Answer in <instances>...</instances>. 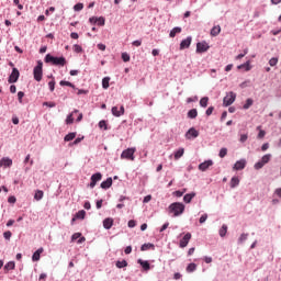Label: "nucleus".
<instances>
[{"label": "nucleus", "mask_w": 281, "mask_h": 281, "mask_svg": "<svg viewBox=\"0 0 281 281\" xmlns=\"http://www.w3.org/2000/svg\"><path fill=\"white\" fill-rule=\"evenodd\" d=\"M109 82H111V78L104 77L102 79V87H103V89H109Z\"/></svg>", "instance_id": "f704fd0d"}, {"label": "nucleus", "mask_w": 281, "mask_h": 281, "mask_svg": "<svg viewBox=\"0 0 281 281\" xmlns=\"http://www.w3.org/2000/svg\"><path fill=\"white\" fill-rule=\"evenodd\" d=\"M59 85H60V87H71V88H74V83H71V82H69V81H64V80H61V81L59 82Z\"/></svg>", "instance_id": "79ce46f5"}, {"label": "nucleus", "mask_w": 281, "mask_h": 281, "mask_svg": "<svg viewBox=\"0 0 281 281\" xmlns=\"http://www.w3.org/2000/svg\"><path fill=\"white\" fill-rule=\"evenodd\" d=\"M207 102H210V98L207 97H203L201 100H200V105L205 109L207 106Z\"/></svg>", "instance_id": "473e14b6"}, {"label": "nucleus", "mask_w": 281, "mask_h": 281, "mask_svg": "<svg viewBox=\"0 0 281 281\" xmlns=\"http://www.w3.org/2000/svg\"><path fill=\"white\" fill-rule=\"evenodd\" d=\"M148 249H155V245L154 244H144L142 247H140V251H148Z\"/></svg>", "instance_id": "393cba45"}, {"label": "nucleus", "mask_w": 281, "mask_h": 281, "mask_svg": "<svg viewBox=\"0 0 281 281\" xmlns=\"http://www.w3.org/2000/svg\"><path fill=\"white\" fill-rule=\"evenodd\" d=\"M234 102H236V93L234 92H228L223 99L224 106H232Z\"/></svg>", "instance_id": "39448f33"}, {"label": "nucleus", "mask_w": 281, "mask_h": 281, "mask_svg": "<svg viewBox=\"0 0 281 281\" xmlns=\"http://www.w3.org/2000/svg\"><path fill=\"white\" fill-rule=\"evenodd\" d=\"M181 278H182V276H181V273H179V272H176V273L173 274V279H176V280H181Z\"/></svg>", "instance_id": "338daca9"}, {"label": "nucleus", "mask_w": 281, "mask_h": 281, "mask_svg": "<svg viewBox=\"0 0 281 281\" xmlns=\"http://www.w3.org/2000/svg\"><path fill=\"white\" fill-rule=\"evenodd\" d=\"M138 265H140L145 271H150V263L148 261L138 259Z\"/></svg>", "instance_id": "6ab92c4d"}, {"label": "nucleus", "mask_w": 281, "mask_h": 281, "mask_svg": "<svg viewBox=\"0 0 281 281\" xmlns=\"http://www.w3.org/2000/svg\"><path fill=\"white\" fill-rule=\"evenodd\" d=\"M263 167H265V165H263L262 160H260L257 164H255V170H260Z\"/></svg>", "instance_id": "3c124183"}, {"label": "nucleus", "mask_w": 281, "mask_h": 281, "mask_svg": "<svg viewBox=\"0 0 281 281\" xmlns=\"http://www.w3.org/2000/svg\"><path fill=\"white\" fill-rule=\"evenodd\" d=\"M249 235L248 234H241L240 235V237H239V243H245V240H247V237H248Z\"/></svg>", "instance_id": "5fc2aeb1"}, {"label": "nucleus", "mask_w": 281, "mask_h": 281, "mask_svg": "<svg viewBox=\"0 0 281 281\" xmlns=\"http://www.w3.org/2000/svg\"><path fill=\"white\" fill-rule=\"evenodd\" d=\"M3 238H5V240H10L12 238V232L10 231L4 232Z\"/></svg>", "instance_id": "37998d69"}, {"label": "nucleus", "mask_w": 281, "mask_h": 281, "mask_svg": "<svg viewBox=\"0 0 281 281\" xmlns=\"http://www.w3.org/2000/svg\"><path fill=\"white\" fill-rule=\"evenodd\" d=\"M49 91H54L56 89V80H53L48 82Z\"/></svg>", "instance_id": "a19ab883"}, {"label": "nucleus", "mask_w": 281, "mask_h": 281, "mask_svg": "<svg viewBox=\"0 0 281 281\" xmlns=\"http://www.w3.org/2000/svg\"><path fill=\"white\" fill-rule=\"evenodd\" d=\"M103 227H104V229H111L113 227V218L112 217H106L103 221Z\"/></svg>", "instance_id": "f3484780"}, {"label": "nucleus", "mask_w": 281, "mask_h": 281, "mask_svg": "<svg viewBox=\"0 0 281 281\" xmlns=\"http://www.w3.org/2000/svg\"><path fill=\"white\" fill-rule=\"evenodd\" d=\"M45 63H52L56 67H65L67 65V59H65V57H54L47 54L45 56Z\"/></svg>", "instance_id": "f03ea898"}, {"label": "nucleus", "mask_w": 281, "mask_h": 281, "mask_svg": "<svg viewBox=\"0 0 281 281\" xmlns=\"http://www.w3.org/2000/svg\"><path fill=\"white\" fill-rule=\"evenodd\" d=\"M240 183V179L238 177H233L231 179V188H236Z\"/></svg>", "instance_id": "bb28decb"}, {"label": "nucleus", "mask_w": 281, "mask_h": 281, "mask_svg": "<svg viewBox=\"0 0 281 281\" xmlns=\"http://www.w3.org/2000/svg\"><path fill=\"white\" fill-rule=\"evenodd\" d=\"M183 153H186V149L183 148H179L176 153H175V159H181V157H183Z\"/></svg>", "instance_id": "cd10ccee"}, {"label": "nucleus", "mask_w": 281, "mask_h": 281, "mask_svg": "<svg viewBox=\"0 0 281 281\" xmlns=\"http://www.w3.org/2000/svg\"><path fill=\"white\" fill-rule=\"evenodd\" d=\"M99 127L104 128V131H106V121H100L99 122Z\"/></svg>", "instance_id": "bf43d9fd"}, {"label": "nucleus", "mask_w": 281, "mask_h": 281, "mask_svg": "<svg viewBox=\"0 0 281 281\" xmlns=\"http://www.w3.org/2000/svg\"><path fill=\"white\" fill-rule=\"evenodd\" d=\"M14 5H18L20 10H23V4L20 3V0H13Z\"/></svg>", "instance_id": "e2e57ef3"}, {"label": "nucleus", "mask_w": 281, "mask_h": 281, "mask_svg": "<svg viewBox=\"0 0 281 281\" xmlns=\"http://www.w3.org/2000/svg\"><path fill=\"white\" fill-rule=\"evenodd\" d=\"M190 45H192V37L189 36L186 40H182V42L180 43V49H188Z\"/></svg>", "instance_id": "2eb2a0df"}, {"label": "nucleus", "mask_w": 281, "mask_h": 281, "mask_svg": "<svg viewBox=\"0 0 281 281\" xmlns=\"http://www.w3.org/2000/svg\"><path fill=\"white\" fill-rule=\"evenodd\" d=\"M44 194H45V193H44L42 190H37V191L35 192V194H34L35 201H41V200L43 199Z\"/></svg>", "instance_id": "c85d7f7f"}, {"label": "nucleus", "mask_w": 281, "mask_h": 281, "mask_svg": "<svg viewBox=\"0 0 281 281\" xmlns=\"http://www.w3.org/2000/svg\"><path fill=\"white\" fill-rule=\"evenodd\" d=\"M98 181H102V173L97 172L93 173L90 178V188H93L94 186H97Z\"/></svg>", "instance_id": "6e6552de"}, {"label": "nucleus", "mask_w": 281, "mask_h": 281, "mask_svg": "<svg viewBox=\"0 0 281 281\" xmlns=\"http://www.w3.org/2000/svg\"><path fill=\"white\" fill-rule=\"evenodd\" d=\"M192 239V234L191 233H187L183 238L180 239V247L181 249L188 247V243H190V240Z\"/></svg>", "instance_id": "9d476101"}, {"label": "nucleus", "mask_w": 281, "mask_h": 281, "mask_svg": "<svg viewBox=\"0 0 281 281\" xmlns=\"http://www.w3.org/2000/svg\"><path fill=\"white\" fill-rule=\"evenodd\" d=\"M137 149L135 147L127 148L122 151L121 159H127L128 161H135V153Z\"/></svg>", "instance_id": "20e7f679"}, {"label": "nucleus", "mask_w": 281, "mask_h": 281, "mask_svg": "<svg viewBox=\"0 0 281 281\" xmlns=\"http://www.w3.org/2000/svg\"><path fill=\"white\" fill-rule=\"evenodd\" d=\"M117 269H124V267H128V262L126 260L116 261Z\"/></svg>", "instance_id": "72a5a7b5"}, {"label": "nucleus", "mask_w": 281, "mask_h": 281, "mask_svg": "<svg viewBox=\"0 0 281 281\" xmlns=\"http://www.w3.org/2000/svg\"><path fill=\"white\" fill-rule=\"evenodd\" d=\"M252 104H254V100L247 99L246 103L244 104V109H249V106H251Z\"/></svg>", "instance_id": "a18cd8bd"}, {"label": "nucleus", "mask_w": 281, "mask_h": 281, "mask_svg": "<svg viewBox=\"0 0 281 281\" xmlns=\"http://www.w3.org/2000/svg\"><path fill=\"white\" fill-rule=\"evenodd\" d=\"M111 186H113V179L112 178H108L105 181H103L101 183L102 190H109V188H111Z\"/></svg>", "instance_id": "dca6fc26"}, {"label": "nucleus", "mask_w": 281, "mask_h": 281, "mask_svg": "<svg viewBox=\"0 0 281 281\" xmlns=\"http://www.w3.org/2000/svg\"><path fill=\"white\" fill-rule=\"evenodd\" d=\"M82 236L81 233H75L71 237V240H78V238H80Z\"/></svg>", "instance_id": "13d9d810"}, {"label": "nucleus", "mask_w": 281, "mask_h": 281, "mask_svg": "<svg viewBox=\"0 0 281 281\" xmlns=\"http://www.w3.org/2000/svg\"><path fill=\"white\" fill-rule=\"evenodd\" d=\"M44 249L43 248H40L37 249L33 256H32V260L33 262H38V260H41V254H43Z\"/></svg>", "instance_id": "a211bd4d"}, {"label": "nucleus", "mask_w": 281, "mask_h": 281, "mask_svg": "<svg viewBox=\"0 0 281 281\" xmlns=\"http://www.w3.org/2000/svg\"><path fill=\"white\" fill-rule=\"evenodd\" d=\"M227 156V148H222L221 150H220V157H221V159H223L224 157H226Z\"/></svg>", "instance_id": "09e8293b"}, {"label": "nucleus", "mask_w": 281, "mask_h": 281, "mask_svg": "<svg viewBox=\"0 0 281 281\" xmlns=\"http://www.w3.org/2000/svg\"><path fill=\"white\" fill-rule=\"evenodd\" d=\"M66 124H74V113H71L67 116Z\"/></svg>", "instance_id": "49530a36"}, {"label": "nucleus", "mask_w": 281, "mask_h": 281, "mask_svg": "<svg viewBox=\"0 0 281 281\" xmlns=\"http://www.w3.org/2000/svg\"><path fill=\"white\" fill-rule=\"evenodd\" d=\"M245 166H247V160L241 159L235 162L233 170H245Z\"/></svg>", "instance_id": "f8f14e48"}, {"label": "nucleus", "mask_w": 281, "mask_h": 281, "mask_svg": "<svg viewBox=\"0 0 281 281\" xmlns=\"http://www.w3.org/2000/svg\"><path fill=\"white\" fill-rule=\"evenodd\" d=\"M97 23H98V25H104V23H105V20H104V18L103 16H101V18H97Z\"/></svg>", "instance_id": "864d4df0"}, {"label": "nucleus", "mask_w": 281, "mask_h": 281, "mask_svg": "<svg viewBox=\"0 0 281 281\" xmlns=\"http://www.w3.org/2000/svg\"><path fill=\"white\" fill-rule=\"evenodd\" d=\"M20 76H21V74L19 72V69L13 68L11 75L9 76L8 82L10 85H13L14 82H16L19 80Z\"/></svg>", "instance_id": "423d86ee"}, {"label": "nucleus", "mask_w": 281, "mask_h": 281, "mask_svg": "<svg viewBox=\"0 0 281 281\" xmlns=\"http://www.w3.org/2000/svg\"><path fill=\"white\" fill-rule=\"evenodd\" d=\"M8 202L9 203H16V198L14 195L9 196Z\"/></svg>", "instance_id": "69168bd1"}, {"label": "nucleus", "mask_w": 281, "mask_h": 281, "mask_svg": "<svg viewBox=\"0 0 281 281\" xmlns=\"http://www.w3.org/2000/svg\"><path fill=\"white\" fill-rule=\"evenodd\" d=\"M169 214H172V216H181L183 212H186V205L180 202H173L168 207Z\"/></svg>", "instance_id": "f257e3e1"}, {"label": "nucleus", "mask_w": 281, "mask_h": 281, "mask_svg": "<svg viewBox=\"0 0 281 281\" xmlns=\"http://www.w3.org/2000/svg\"><path fill=\"white\" fill-rule=\"evenodd\" d=\"M193 271H196V263H189L187 267V272L193 273Z\"/></svg>", "instance_id": "2f4dec72"}, {"label": "nucleus", "mask_w": 281, "mask_h": 281, "mask_svg": "<svg viewBox=\"0 0 281 281\" xmlns=\"http://www.w3.org/2000/svg\"><path fill=\"white\" fill-rule=\"evenodd\" d=\"M247 139H248L247 134H241V135H240V138H239V142H240L241 144H245V142H247Z\"/></svg>", "instance_id": "603ef678"}, {"label": "nucleus", "mask_w": 281, "mask_h": 281, "mask_svg": "<svg viewBox=\"0 0 281 281\" xmlns=\"http://www.w3.org/2000/svg\"><path fill=\"white\" fill-rule=\"evenodd\" d=\"M196 196V193H187L184 196H183V201L184 203H191L192 202V199Z\"/></svg>", "instance_id": "412c9836"}, {"label": "nucleus", "mask_w": 281, "mask_h": 281, "mask_svg": "<svg viewBox=\"0 0 281 281\" xmlns=\"http://www.w3.org/2000/svg\"><path fill=\"white\" fill-rule=\"evenodd\" d=\"M133 251V247L127 246L124 250V254H126L128 256V254H131Z\"/></svg>", "instance_id": "0e129e2a"}, {"label": "nucleus", "mask_w": 281, "mask_h": 281, "mask_svg": "<svg viewBox=\"0 0 281 281\" xmlns=\"http://www.w3.org/2000/svg\"><path fill=\"white\" fill-rule=\"evenodd\" d=\"M227 235V225H223L222 227H221V229H220V236L222 237V238H225V236Z\"/></svg>", "instance_id": "7c9ffc66"}, {"label": "nucleus", "mask_w": 281, "mask_h": 281, "mask_svg": "<svg viewBox=\"0 0 281 281\" xmlns=\"http://www.w3.org/2000/svg\"><path fill=\"white\" fill-rule=\"evenodd\" d=\"M212 113H214V106L207 108L206 115L210 116V115H212Z\"/></svg>", "instance_id": "680f3d73"}, {"label": "nucleus", "mask_w": 281, "mask_h": 281, "mask_svg": "<svg viewBox=\"0 0 281 281\" xmlns=\"http://www.w3.org/2000/svg\"><path fill=\"white\" fill-rule=\"evenodd\" d=\"M177 34H181V27H179V26L173 27L170 31L169 36H170V38H175V36H177Z\"/></svg>", "instance_id": "aec40b11"}, {"label": "nucleus", "mask_w": 281, "mask_h": 281, "mask_svg": "<svg viewBox=\"0 0 281 281\" xmlns=\"http://www.w3.org/2000/svg\"><path fill=\"white\" fill-rule=\"evenodd\" d=\"M262 126H258L257 127V131H259V134H258V139H263V137L267 135V132H265V130H261Z\"/></svg>", "instance_id": "c756f323"}, {"label": "nucleus", "mask_w": 281, "mask_h": 281, "mask_svg": "<svg viewBox=\"0 0 281 281\" xmlns=\"http://www.w3.org/2000/svg\"><path fill=\"white\" fill-rule=\"evenodd\" d=\"M16 267V265L14 263V261H9L5 266L4 269L5 271H14V268Z\"/></svg>", "instance_id": "b1692460"}, {"label": "nucleus", "mask_w": 281, "mask_h": 281, "mask_svg": "<svg viewBox=\"0 0 281 281\" xmlns=\"http://www.w3.org/2000/svg\"><path fill=\"white\" fill-rule=\"evenodd\" d=\"M122 60L124 63H128V60H131V56L127 53H123L122 54Z\"/></svg>", "instance_id": "de8ad7c7"}, {"label": "nucleus", "mask_w": 281, "mask_h": 281, "mask_svg": "<svg viewBox=\"0 0 281 281\" xmlns=\"http://www.w3.org/2000/svg\"><path fill=\"white\" fill-rule=\"evenodd\" d=\"M261 161L263 165L269 164V161H271V154H267V155L262 156Z\"/></svg>", "instance_id": "c9c22d12"}, {"label": "nucleus", "mask_w": 281, "mask_h": 281, "mask_svg": "<svg viewBox=\"0 0 281 281\" xmlns=\"http://www.w3.org/2000/svg\"><path fill=\"white\" fill-rule=\"evenodd\" d=\"M72 139H76V132L69 133L64 137V142H72Z\"/></svg>", "instance_id": "a878e982"}, {"label": "nucleus", "mask_w": 281, "mask_h": 281, "mask_svg": "<svg viewBox=\"0 0 281 281\" xmlns=\"http://www.w3.org/2000/svg\"><path fill=\"white\" fill-rule=\"evenodd\" d=\"M199 115V112L196 111V109H192L188 112V117L190 120H195V117Z\"/></svg>", "instance_id": "5701e85b"}, {"label": "nucleus", "mask_w": 281, "mask_h": 281, "mask_svg": "<svg viewBox=\"0 0 281 281\" xmlns=\"http://www.w3.org/2000/svg\"><path fill=\"white\" fill-rule=\"evenodd\" d=\"M247 53H248V50L245 49L244 54H239V55L236 56V60H240V58H245V56H247Z\"/></svg>", "instance_id": "4d7b16f0"}, {"label": "nucleus", "mask_w": 281, "mask_h": 281, "mask_svg": "<svg viewBox=\"0 0 281 281\" xmlns=\"http://www.w3.org/2000/svg\"><path fill=\"white\" fill-rule=\"evenodd\" d=\"M43 105L49 106V109H54V106H56V103L55 102H44Z\"/></svg>", "instance_id": "6e6d98bb"}, {"label": "nucleus", "mask_w": 281, "mask_h": 281, "mask_svg": "<svg viewBox=\"0 0 281 281\" xmlns=\"http://www.w3.org/2000/svg\"><path fill=\"white\" fill-rule=\"evenodd\" d=\"M33 76L36 82H41V80H43V61H37V66L33 69Z\"/></svg>", "instance_id": "7ed1b4c3"}, {"label": "nucleus", "mask_w": 281, "mask_h": 281, "mask_svg": "<svg viewBox=\"0 0 281 281\" xmlns=\"http://www.w3.org/2000/svg\"><path fill=\"white\" fill-rule=\"evenodd\" d=\"M221 34V25L213 26L211 30V36H218Z\"/></svg>", "instance_id": "4be33fe9"}, {"label": "nucleus", "mask_w": 281, "mask_h": 281, "mask_svg": "<svg viewBox=\"0 0 281 281\" xmlns=\"http://www.w3.org/2000/svg\"><path fill=\"white\" fill-rule=\"evenodd\" d=\"M112 115H114V117H122V115H124V106L123 105H121L120 108L113 106Z\"/></svg>", "instance_id": "9b49d317"}, {"label": "nucleus", "mask_w": 281, "mask_h": 281, "mask_svg": "<svg viewBox=\"0 0 281 281\" xmlns=\"http://www.w3.org/2000/svg\"><path fill=\"white\" fill-rule=\"evenodd\" d=\"M23 98H25V92L19 91L18 92V100H19L20 104H23Z\"/></svg>", "instance_id": "58836bf2"}, {"label": "nucleus", "mask_w": 281, "mask_h": 281, "mask_svg": "<svg viewBox=\"0 0 281 281\" xmlns=\"http://www.w3.org/2000/svg\"><path fill=\"white\" fill-rule=\"evenodd\" d=\"M205 221H207V214H203L201 217H200V223L203 224L205 223Z\"/></svg>", "instance_id": "052dcab7"}, {"label": "nucleus", "mask_w": 281, "mask_h": 281, "mask_svg": "<svg viewBox=\"0 0 281 281\" xmlns=\"http://www.w3.org/2000/svg\"><path fill=\"white\" fill-rule=\"evenodd\" d=\"M269 65H270V67H276V65H278V58L277 57H272L269 60Z\"/></svg>", "instance_id": "c03bdc74"}, {"label": "nucleus", "mask_w": 281, "mask_h": 281, "mask_svg": "<svg viewBox=\"0 0 281 281\" xmlns=\"http://www.w3.org/2000/svg\"><path fill=\"white\" fill-rule=\"evenodd\" d=\"M12 166V159L9 157H4L0 159V167L1 168H10Z\"/></svg>", "instance_id": "ddd939ff"}, {"label": "nucleus", "mask_w": 281, "mask_h": 281, "mask_svg": "<svg viewBox=\"0 0 281 281\" xmlns=\"http://www.w3.org/2000/svg\"><path fill=\"white\" fill-rule=\"evenodd\" d=\"M245 68H246V71L251 70V66H249V61H246L245 64L238 66V69H245Z\"/></svg>", "instance_id": "e433bc0d"}, {"label": "nucleus", "mask_w": 281, "mask_h": 281, "mask_svg": "<svg viewBox=\"0 0 281 281\" xmlns=\"http://www.w3.org/2000/svg\"><path fill=\"white\" fill-rule=\"evenodd\" d=\"M127 225L128 227H135L136 222L134 220H131Z\"/></svg>", "instance_id": "774afa93"}, {"label": "nucleus", "mask_w": 281, "mask_h": 281, "mask_svg": "<svg viewBox=\"0 0 281 281\" xmlns=\"http://www.w3.org/2000/svg\"><path fill=\"white\" fill-rule=\"evenodd\" d=\"M196 137H199V131L194 127L189 128L186 133V139H196Z\"/></svg>", "instance_id": "1a4fd4ad"}, {"label": "nucleus", "mask_w": 281, "mask_h": 281, "mask_svg": "<svg viewBox=\"0 0 281 281\" xmlns=\"http://www.w3.org/2000/svg\"><path fill=\"white\" fill-rule=\"evenodd\" d=\"M210 49V45L206 42H199L196 44V54H203Z\"/></svg>", "instance_id": "0eeeda50"}, {"label": "nucleus", "mask_w": 281, "mask_h": 281, "mask_svg": "<svg viewBox=\"0 0 281 281\" xmlns=\"http://www.w3.org/2000/svg\"><path fill=\"white\" fill-rule=\"evenodd\" d=\"M211 166H214V162L212 160H206L199 165V170L205 172V170H207V168H210Z\"/></svg>", "instance_id": "4468645a"}, {"label": "nucleus", "mask_w": 281, "mask_h": 281, "mask_svg": "<svg viewBox=\"0 0 281 281\" xmlns=\"http://www.w3.org/2000/svg\"><path fill=\"white\" fill-rule=\"evenodd\" d=\"M82 8H85V5L82 3H77V4H75L74 10L76 12H80V10H82Z\"/></svg>", "instance_id": "8fccbe9b"}, {"label": "nucleus", "mask_w": 281, "mask_h": 281, "mask_svg": "<svg viewBox=\"0 0 281 281\" xmlns=\"http://www.w3.org/2000/svg\"><path fill=\"white\" fill-rule=\"evenodd\" d=\"M72 49H74V52H76V54L82 53V46H80V45H78V44H75V45L72 46Z\"/></svg>", "instance_id": "ea45409f"}, {"label": "nucleus", "mask_w": 281, "mask_h": 281, "mask_svg": "<svg viewBox=\"0 0 281 281\" xmlns=\"http://www.w3.org/2000/svg\"><path fill=\"white\" fill-rule=\"evenodd\" d=\"M87 215V212H85V210L78 211L76 213V218H85V216Z\"/></svg>", "instance_id": "4c0bfd02"}]
</instances>
